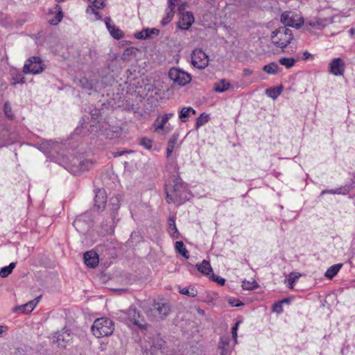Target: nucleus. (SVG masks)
I'll return each mask as SVG.
<instances>
[{
    "instance_id": "obj_20",
    "label": "nucleus",
    "mask_w": 355,
    "mask_h": 355,
    "mask_svg": "<svg viewBox=\"0 0 355 355\" xmlns=\"http://www.w3.org/2000/svg\"><path fill=\"white\" fill-rule=\"evenodd\" d=\"M159 30L153 28H146L143 29L141 31L135 33V37L139 40H146L150 38L153 35H158Z\"/></svg>"
},
{
    "instance_id": "obj_60",
    "label": "nucleus",
    "mask_w": 355,
    "mask_h": 355,
    "mask_svg": "<svg viewBox=\"0 0 355 355\" xmlns=\"http://www.w3.org/2000/svg\"><path fill=\"white\" fill-rule=\"evenodd\" d=\"M174 116L173 113H168L164 114L163 116H166V120L168 121V120Z\"/></svg>"
},
{
    "instance_id": "obj_39",
    "label": "nucleus",
    "mask_w": 355,
    "mask_h": 355,
    "mask_svg": "<svg viewBox=\"0 0 355 355\" xmlns=\"http://www.w3.org/2000/svg\"><path fill=\"white\" fill-rule=\"evenodd\" d=\"M258 285L255 281L250 282V281H243L242 283V288L244 290H253L257 288Z\"/></svg>"
},
{
    "instance_id": "obj_7",
    "label": "nucleus",
    "mask_w": 355,
    "mask_h": 355,
    "mask_svg": "<svg viewBox=\"0 0 355 355\" xmlns=\"http://www.w3.org/2000/svg\"><path fill=\"white\" fill-rule=\"evenodd\" d=\"M168 77L175 83L180 86H184L191 80V76L188 73L177 68H171L169 70Z\"/></svg>"
},
{
    "instance_id": "obj_40",
    "label": "nucleus",
    "mask_w": 355,
    "mask_h": 355,
    "mask_svg": "<svg viewBox=\"0 0 355 355\" xmlns=\"http://www.w3.org/2000/svg\"><path fill=\"white\" fill-rule=\"evenodd\" d=\"M92 166V162L89 160L85 159L78 162V168L82 171L89 170Z\"/></svg>"
},
{
    "instance_id": "obj_64",
    "label": "nucleus",
    "mask_w": 355,
    "mask_h": 355,
    "mask_svg": "<svg viewBox=\"0 0 355 355\" xmlns=\"http://www.w3.org/2000/svg\"><path fill=\"white\" fill-rule=\"evenodd\" d=\"M64 0H56L57 2L58 3H61V2H63Z\"/></svg>"
},
{
    "instance_id": "obj_9",
    "label": "nucleus",
    "mask_w": 355,
    "mask_h": 355,
    "mask_svg": "<svg viewBox=\"0 0 355 355\" xmlns=\"http://www.w3.org/2000/svg\"><path fill=\"white\" fill-rule=\"evenodd\" d=\"M345 70V62L340 58L332 59L329 64L328 71L335 76H343Z\"/></svg>"
},
{
    "instance_id": "obj_63",
    "label": "nucleus",
    "mask_w": 355,
    "mask_h": 355,
    "mask_svg": "<svg viewBox=\"0 0 355 355\" xmlns=\"http://www.w3.org/2000/svg\"><path fill=\"white\" fill-rule=\"evenodd\" d=\"M122 59L124 60H130L131 58H122Z\"/></svg>"
},
{
    "instance_id": "obj_58",
    "label": "nucleus",
    "mask_w": 355,
    "mask_h": 355,
    "mask_svg": "<svg viewBox=\"0 0 355 355\" xmlns=\"http://www.w3.org/2000/svg\"><path fill=\"white\" fill-rule=\"evenodd\" d=\"M291 300L290 298H284L282 300H279V302L283 304H288L290 302Z\"/></svg>"
},
{
    "instance_id": "obj_28",
    "label": "nucleus",
    "mask_w": 355,
    "mask_h": 355,
    "mask_svg": "<svg viewBox=\"0 0 355 355\" xmlns=\"http://www.w3.org/2000/svg\"><path fill=\"white\" fill-rule=\"evenodd\" d=\"M342 266V263H337L330 266L325 272L324 276L329 279H332L337 275Z\"/></svg>"
},
{
    "instance_id": "obj_4",
    "label": "nucleus",
    "mask_w": 355,
    "mask_h": 355,
    "mask_svg": "<svg viewBox=\"0 0 355 355\" xmlns=\"http://www.w3.org/2000/svg\"><path fill=\"white\" fill-rule=\"evenodd\" d=\"M281 22L284 26H291L295 28H301L304 24L303 17L293 11H285L281 15Z\"/></svg>"
},
{
    "instance_id": "obj_59",
    "label": "nucleus",
    "mask_w": 355,
    "mask_h": 355,
    "mask_svg": "<svg viewBox=\"0 0 355 355\" xmlns=\"http://www.w3.org/2000/svg\"><path fill=\"white\" fill-rule=\"evenodd\" d=\"M8 329L7 327H4L3 325H0V336L2 334L3 332L6 331Z\"/></svg>"
},
{
    "instance_id": "obj_48",
    "label": "nucleus",
    "mask_w": 355,
    "mask_h": 355,
    "mask_svg": "<svg viewBox=\"0 0 355 355\" xmlns=\"http://www.w3.org/2000/svg\"><path fill=\"white\" fill-rule=\"evenodd\" d=\"M210 278L212 281L217 282L218 284L223 286L225 284V279L220 276H216L214 275V272L210 276Z\"/></svg>"
},
{
    "instance_id": "obj_13",
    "label": "nucleus",
    "mask_w": 355,
    "mask_h": 355,
    "mask_svg": "<svg viewBox=\"0 0 355 355\" xmlns=\"http://www.w3.org/2000/svg\"><path fill=\"white\" fill-rule=\"evenodd\" d=\"M194 22V17L191 12L182 13L178 22V27L181 30H189Z\"/></svg>"
},
{
    "instance_id": "obj_57",
    "label": "nucleus",
    "mask_w": 355,
    "mask_h": 355,
    "mask_svg": "<svg viewBox=\"0 0 355 355\" xmlns=\"http://www.w3.org/2000/svg\"><path fill=\"white\" fill-rule=\"evenodd\" d=\"M173 150H174V148L166 146V157H168L171 156Z\"/></svg>"
},
{
    "instance_id": "obj_22",
    "label": "nucleus",
    "mask_w": 355,
    "mask_h": 355,
    "mask_svg": "<svg viewBox=\"0 0 355 355\" xmlns=\"http://www.w3.org/2000/svg\"><path fill=\"white\" fill-rule=\"evenodd\" d=\"M263 71L268 74L275 75L282 71V68L276 62H272L264 65Z\"/></svg>"
},
{
    "instance_id": "obj_51",
    "label": "nucleus",
    "mask_w": 355,
    "mask_h": 355,
    "mask_svg": "<svg viewBox=\"0 0 355 355\" xmlns=\"http://www.w3.org/2000/svg\"><path fill=\"white\" fill-rule=\"evenodd\" d=\"M239 323L240 322H237L232 328V334L235 343H237V329Z\"/></svg>"
},
{
    "instance_id": "obj_1",
    "label": "nucleus",
    "mask_w": 355,
    "mask_h": 355,
    "mask_svg": "<svg viewBox=\"0 0 355 355\" xmlns=\"http://www.w3.org/2000/svg\"><path fill=\"white\" fill-rule=\"evenodd\" d=\"M166 200L168 203L182 205L189 199L186 187L179 176H173L165 184Z\"/></svg>"
},
{
    "instance_id": "obj_37",
    "label": "nucleus",
    "mask_w": 355,
    "mask_h": 355,
    "mask_svg": "<svg viewBox=\"0 0 355 355\" xmlns=\"http://www.w3.org/2000/svg\"><path fill=\"white\" fill-rule=\"evenodd\" d=\"M174 14L175 11H173L171 9H166L165 17L161 21V24H162V26L167 25L173 18Z\"/></svg>"
},
{
    "instance_id": "obj_35",
    "label": "nucleus",
    "mask_w": 355,
    "mask_h": 355,
    "mask_svg": "<svg viewBox=\"0 0 355 355\" xmlns=\"http://www.w3.org/2000/svg\"><path fill=\"white\" fill-rule=\"evenodd\" d=\"M279 62L285 66L286 68L289 69L295 65L296 60L293 58H281L279 60Z\"/></svg>"
},
{
    "instance_id": "obj_45",
    "label": "nucleus",
    "mask_w": 355,
    "mask_h": 355,
    "mask_svg": "<svg viewBox=\"0 0 355 355\" xmlns=\"http://www.w3.org/2000/svg\"><path fill=\"white\" fill-rule=\"evenodd\" d=\"M96 8H103L105 7V0H88Z\"/></svg>"
},
{
    "instance_id": "obj_56",
    "label": "nucleus",
    "mask_w": 355,
    "mask_h": 355,
    "mask_svg": "<svg viewBox=\"0 0 355 355\" xmlns=\"http://www.w3.org/2000/svg\"><path fill=\"white\" fill-rule=\"evenodd\" d=\"M252 73V71L250 69H243V75L245 76H248Z\"/></svg>"
},
{
    "instance_id": "obj_14",
    "label": "nucleus",
    "mask_w": 355,
    "mask_h": 355,
    "mask_svg": "<svg viewBox=\"0 0 355 355\" xmlns=\"http://www.w3.org/2000/svg\"><path fill=\"white\" fill-rule=\"evenodd\" d=\"M107 202V194L103 189L96 191L94 198V207L98 211H103Z\"/></svg>"
},
{
    "instance_id": "obj_24",
    "label": "nucleus",
    "mask_w": 355,
    "mask_h": 355,
    "mask_svg": "<svg viewBox=\"0 0 355 355\" xmlns=\"http://www.w3.org/2000/svg\"><path fill=\"white\" fill-rule=\"evenodd\" d=\"M308 24L313 28L322 29L329 24V20L327 19L315 18L309 21Z\"/></svg>"
},
{
    "instance_id": "obj_5",
    "label": "nucleus",
    "mask_w": 355,
    "mask_h": 355,
    "mask_svg": "<svg viewBox=\"0 0 355 355\" xmlns=\"http://www.w3.org/2000/svg\"><path fill=\"white\" fill-rule=\"evenodd\" d=\"M45 67V64L40 57L33 56L26 61L23 67V72L24 73L39 74L44 71Z\"/></svg>"
},
{
    "instance_id": "obj_21",
    "label": "nucleus",
    "mask_w": 355,
    "mask_h": 355,
    "mask_svg": "<svg viewBox=\"0 0 355 355\" xmlns=\"http://www.w3.org/2000/svg\"><path fill=\"white\" fill-rule=\"evenodd\" d=\"M218 349L220 350V355H230V338L228 336L220 337Z\"/></svg>"
},
{
    "instance_id": "obj_49",
    "label": "nucleus",
    "mask_w": 355,
    "mask_h": 355,
    "mask_svg": "<svg viewBox=\"0 0 355 355\" xmlns=\"http://www.w3.org/2000/svg\"><path fill=\"white\" fill-rule=\"evenodd\" d=\"M228 303L233 307H239L243 304L242 302L236 298H230Z\"/></svg>"
},
{
    "instance_id": "obj_10",
    "label": "nucleus",
    "mask_w": 355,
    "mask_h": 355,
    "mask_svg": "<svg viewBox=\"0 0 355 355\" xmlns=\"http://www.w3.org/2000/svg\"><path fill=\"white\" fill-rule=\"evenodd\" d=\"M123 313L134 325L139 327L140 329L145 328L146 323L135 307L130 306L127 311Z\"/></svg>"
},
{
    "instance_id": "obj_29",
    "label": "nucleus",
    "mask_w": 355,
    "mask_h": 355,
    "mask_svg": "<svg viewBox=\"0 0 355 355\" xmlns=\"http://www.w3.org/2000/svg\"><path fill=\"white\" fill-rule=\"evenodd\" d=\"M175 249L178 253L180 254L185 259L189 258V253L187 248L184 247V243L182 241H176L175 244Z\"/></svg>"
},
{
    "instance_id": "obj_53",
    "label": "nucleus",
    "mask_w": 355,
    "mask_h": 355,
    "mask_svg": "<svg viewBox=\"0 0 355 355\" xmlns=\"http://www.w3.org/2000/svg\"><path fill=\"white\" fill-rule=\"evenodd\" d=\"M302 59L303 60H313L314 59V57L313 55L310 53L309 52H308L307 51H305L303 52L302 53Z\"/></svg>"
},
{
    "instance_id": "obj_61",
    "label": "nucleus",
    "mask_w": 355,
    "mask_h": 355,
    "mask_svg": "<svg viewBox=\"0 0 355 355\" xmlns=\"http://www.w3.org/2000/svg\"><path fill=\"white\" fill-rule=\"evenodd\" d=\"M184 5L185 3H182V5H180L179 7H178V10H179V12L182 15V11H183L184 10Z\"/></svg>"
},
{
    "instance_id": "obj_44",
    "label": "nucleus",
    "mask_w": 355,
    "mask_h": 355,
    "mask_svg": "<svg viewBox=\"0 0 355 355\" xmlns=\"http://www.w3.org/2000/svg\"><path fill=\"white\" fill-rule=\"evenodd\" d=\"M141 145L145 148L150 150L152 148V140L148 138H143L140 142Z\"/></svg>"
},
{
    "instance_id": "obj_30",
    "label": "nucleus",
    "mask_w": 355,
    "mask_h": 355,
    "mask_svg": "<svg viewBox=\"0 0 355 355\" xmlns=\"http://www.w3.org/2000/svg\"><path fill=\"white\" fill-rule=\"evenodd\" d=\"M98 8H96L93 6V4L89 5L87 9L86 12L89 15H94L93 17L91 18L92 20H100L102 19V17L100 14V12L97 10Z\"/></svg>"
},
{
    "instance_id": "obj_12",
    "label": "nucleus",
    "mask_w": 355,
    "mask_h": 355,
    "mask_svg": "<svg viewBox=\"0 0 355 355\" xmlns=\"http://www.w3.org/2000/svg\"><path fill=\"white\" fill-rule=\"evenodd\" d=\"M150 312H153L156 315L157 319H164L170 313L171 308L167 303H155L153 304V307L150 309Z\"/></svg>"
},
{
    "instance_id": "obj_33",
    "label": "nucleus",
    "mask_w": 355,
    "mask_h": 355,
    "mask_svg": "<svg viewBox=\"0 0 355 355\" xmlns=\"http://www.w3.org/2000/svg\"><path fill=\"white\" fill-rule=\"evenodd\" d=\"M301 277V274L299 272H292L288 275V277L287 279L288 282V288L290 289H293L294 288V285L297 279Z\"/></svg>"
},
{
    "instance_id": "obj_18",
    "label": "nucleus",
    "mask_w": 355,
    "mask_h": 355,
    "mask_svg": "<svg viewBox=\"0 0 355 355\" xmlns=\"http://www.w3.org/2000/svg\"><path fill=\"white\" fill-rule=\"evenodd\" d=\"M167 232L171 237L174 239H178L180 236V233L175 224V217L173 216H170L168 218Z\"/></svg>"
},
{
    "instance_id": "obj_55",
    "label": "nucleus",
    "mask_w": 355,
    "mask_h": 355,
    "mask_svg": "<svg viewBox=\"0 0 355 355\" xmlns=\"http://www.w3.org/2000/svg\"><path fill=\"white\" fill-rule=\"evenodd\" d=\"M128 153L127 151H116V152H113L112 155L114 157H117L122 156L123 155H124L125 153Z\"/></svg>"
},
{
    "instance_id": "obj_32",
    "label": "nucleus",
    "mask_w": 355,
    "mask_h": 355,
    "mask_svg": "<svg viewBox=\"0 0 355 355\" xmlns=\"http://www.w3.org/2000/svg\"><path fill=\"white\" fill-rule=\"evenodd\" d=\"M168 121L166 120V116L162 117L161 120H159V118H157L155 122L153 123V127L155 129V131L157 132H159L161 130H164V125L166 124Z\"/></svg>"
},
{
    "instance_id": "obj_2",
    "label": "nucleus",
    "mask_w": 355,
    "mask_h": 355,
    "mask_svg": "<svg viewBox=\"0 0 355 355\" xmlns=\"http://www.w3.org/2000/svg\"><path fill=\"white\" fill-rule=\"evenodd\" d=\"M293 40L292 31L286 26H281L275 30L271 34V40L272 44L280 49H284L288 46Z\"/></svg>"
},
{
    "instance_id": "obj_16",
    "label": "nucleus",
    "mask_w": 355,
    "mask_h": 355,
    "mask_svg": "<svg viewBox=\"0 0 355 355\" xmlns=\"http://www.w3.org/2000/svg\"><path fill=\"white\" fill-rule=\"evenodd\" d=\"M40 297L41 296H39L36 297L35 300H31L24 304L15 307L14 311H20L21 313H31L34 309L37 304L39 302Z\"/></svg>"
},
{
    "instance_id": "obj_15",
    "label": "nucleus",
    "mask_w": 355,
    "mask_h": 355,
    "mask_svg": "<svg viewBox=\"0 0 355 355\" xmlns=\"http://www.w3.org/2000/svg\"><path fill=\"white\" fill-rule=\"evenodd\" d=\"M83 258L85 263L92 268H95L99 262L98 255L96 252L92 250L86 252L84 254Z\"/></svg>"
},
{
    "instance_id": "obj_3",
    "label": "nucleus",
    "mask_w": 355,
    "mask_h": 355,
    "mask_svg": "<svg viewBox=\"0 0 355 355\" xmlns=\"http://www.w3.org/2000/svg\"><path fill=\"white\" fill-rule=\"evenodd\" d=\"M91 329L96 338L109 336L114 332V324L110 318H101L95 320Z\"/></svg>"
},
{
    "instance_id": "obj_50",
    "label": "nucleus",
    "mask_w": 355,
    "mask_h": 355,
    "mask_svg": "<svg viewBox=\"0 0 355 355\" xmlns=\"http://www.w3.org/2000/svg\"><path fill=\"white\" fill-rule=\"evenodd\" d=\"M62 19V12H58L56 15L55 16V19L50 21L51 24L56 25L60 21H61Z\"/></svg>"
},
{
    "instance_id": "obj_8",
    "label": "nucleus",
    "mask_w": 355,
    "mask_h": 355,
    "mask_svg": "<svg viewBox=\"0 0 355 355\" xmlns=\"http://www.w3.org/2000/svg\"><path fill=\"white\" fill-rule=\"evenodd\" d=\"M192 64L198 69H204L209 64L207 55L200 49H196L191 53Z\"/></svg>"
},
{
    "instance_id": "obj_19",
    "label": "nucleus",
    "mask_w": 355,
    "mask_h": 355,
    "mask_svg": "<svg viewBox=\"0 0 355 355\" xmlns=\"http://www.w3.org/2000/svg\"><path fill=\"white\" fill-rule=\"evenodd\" d=\"M105 23L107 28L108 29L110 35L116 40H120L123 37V32L118 28H116L114 25L111 24V19L110 17H106L105 19Z\"/></svg>"
},
{
    "instance_id": "obj_62",
    "label": "nucleus",
    "mask_w": 355,
    "mask_h": 355,
    "mask_svg": "<svg viewBox=\"0 0 355 355\" xmlns=\"http://www.w3.org/2000/svg\"><path fill=\"white\" fill-rule=\"evenodd\" d=\"M349 33H350L351 35H354L355 34V29H354V28H351V29L349 30Z\"/></svg>"
},
{
    "instance_id": "obj_31",
    "label": "nucleus",
    "mask_w": 355,
    "mask_h": 355,
    "mask_svg": "<svg viewBox=\"0 0 355 355\" xmlns=\"http://www.w3.org/2000/svg\"><path fill=\"white\" fill-rule=\"evenodd\" d=\"M282 92V86L277 87H270L266 90V94L275 100L281 94Z\"/></svg>"
},
{
    "instance_id": "obj_34",
    "label": "nucleus",
    "mask_w": 355,
    "mask_h": 355,
    "mask_svg": "<svg viewBox=\"0 0 355 355\" xmlns=\"http://www.w3.org/2000/svg\"><path fill=\"white\" fill-rule=\"evenodd\" d=\"M16 263L12 262L8 266L3 267L0 270V276L3 278L7 277L11 272L12 270L15 268Z\"/></svg>"
},
{
    "instance_id": "obj_23",
    "label": "nucleus",
    "mask_w": 355,
    "mask_h": 355,
    "mask_svg": "<svg viewBox=\"0 0 355 355\" xmlns=\"http://www.w3.org/2000/svg\"><path fill=\"white\" fill-rule=\"evenodd\" d=\"M198 271L206 275H211L213 273L212 268L209 261L203 260L200 264L196 265Z\"/></svg>"
},
{
    "instance_id": "obj_17",
    "label": "nucleus",
    "mask_w": 355,
    "mask_h": 355,
    "mask_svg": "<svg viewBox=\"0 0 355 355\" xmlns=\"http://www.w3.org/2000/svg\"><path fill=\"white\" fill-rule=\"evenodd\" d=\"M71 340V335L69 331L62 333H57L53 336V342L57 343L60 347H65L66 344Z\"/></svg>"
},
{
    "instance_id": "obj_27",
    "label": "nucleus",
    "mask_w": 355,
    "mask_h": 355,
    "mask_svg": "<svg viewBox=\"0 0 355 355\" xmlns=\"http://www.w3.org/2000/svg\"><path fill=\"white\" fill-rule=\"evenodd\" d=\"M230 83L225 79H222L214 83V89L216 92H224L229 89Z\"/></svg>"
},
{
    "instance_id": "obj_38",
    "label": "nucleus",
    "mask_w": 355,
    "mask_h": 355,
    "mask_svg": "<svg viewBox=\"0 0 355 355\" xmlns=\"http://www.w3.org/2000/svg\"><path fill=\"white\" fill-rule=\"evenodd\" d=\"M209 121L208 115H205L204 113L201 114L199 117L196 119V128L198 129L200 127L205 125Z\"/></svg>"
},
{
    "instance_id": "obj_52",
    "label": "nucleus",
    "mask_w": 355,
    "mask_h": 355,
    "mask_svg": "<svg viewBox=\"0 0 355 355\" xmlns=\"http://www.w3.org/2000/svg\"><path fill=\"white\" fill-rule=\"evenodd\" d=\"M178 1H180V0H168V7L166 10H172L173 11H175V8L176 6V3Z\"/></svg>"
},
{
    "instance_id": "obj_11",
    "label": "nucleus",
    "mask_w": 355,
    "mask_h": 355,
    "mask_svg": "<svg viewBox=\"0 0 355 355\" xmlns=\"http://www.w3.org/2000/svg\"><path fill=\"white\" fill-rule=\"evenodd\" d=\"M119 208L118 203L116 204L115 207L110 214L108 218L101 223V227L105 233L107 234H112L114 232L115 227V217L116 212V211Z\"/></svg>"
},
{
    "instance_id": "obj_41",
    "label": "nucleus",
    "mask_w": 355,
    "mask_h": 355,
    "mask_svg": "<svg viewBox=\"0 0 355 355\" xmlns=\"http://www.w3.org/2000/svg\"><path fill=\"white\" fill-rule=\"evenodd\" d=\"M178 137H179V135L174 133L170 138L169 141H168L166 146L175 148V146L178 140Z\"/></svg>"
},
{
    "instance_id": "obj_6",
    "label": "nucleus",
    "mask_w": 355,
    "mask_h": 355,
    "mask_svg": "<svg viewBox=\"0 0 355 355\" xmlns=\"http://www.w3.org/2000/svg\"><path fill=\"white\" fill-rule=\"evenodd\" d=\"M93 216L91 211H86L76 217L73 223V227L80 233L87 231L92 225Z\"/></svg>"
},
{
    "instance_id": "obj_36",
    "label": "nucleus",
    "mask_w": 355,
    "mask_h": 355,
    "mask_svg": "<svg viewBox=\"0 0 355 355\" xmlns=\"http://www.w3.org/2000/svg\"><path fill=\"white\" fill-rule=\"evenodd\" d=\"M180 293L182 295H187L189 297H196L198 294L197 290L195 288V287L191 288H182L180 290Z\"/></svg>"
},
{
    "instance_id": "obj_46",
    "label": "nucleus",
    "mask_w": 355,
    "mask_h": 355,
    "mask_svg": "<svg viewBox=\"0 0 355 355\" xmlns=\"http://www.w3.org/2000/svg\"><path fill=\"white\" fill-rule=\"evenodd\" d=\"M13 84H24L25 83V78L21 73H18L13 77Z\"/></svg>"
},
{
    "instance_id": "obj_42",
    "label": "nucleus",
    "mask_w": 355,
    "mask_h": 355,
    "mask_svg": "<svg viewBox=\"0 0 355 355\" xmlns=\"http://www.w3.org/2000/svg\"><path fill=\"white\" fill-rule=\"evenodd\" d=\"M3 111L6 116L9 119H12L14 115L12 112V108L8 103H6L3 106Z\"/></svg>"
},
{
    "instance_id": "obj_43",
    "label": "nucleus",
    "mask_w": 355,
    "mask_h": 355,
    "mask_svg": "<svg viewBox=\"0 0 355 355\" xmlns=\"http://www.w3.org/2000/svg\"><path fill=\"white\" fill-rule=\"evenodd\" d=\"M272 311L277 313H282L283 312V304L279 302H276L272 305Z\"/></svg>"
},
{
    "instance_id": "obj_54",
    "label": "nucleus",
    "mask_w": 355,
    "mask_h": 355,
    "mask_svg": "<svg viewBox=\"0 0 355 355\" xmlns=\"http://www.w3.org/2000/svg\"><path fill=\"white\" fill-rule=\"evenodd\" d=\"M324 194H336L335 189H324L322 191L320 196H323Z\"/></svg>"
},
{
    "instance_id": "obj_47",
    "label": "nucleus",
    "mask_w": 355,
    "mask_h": 355,
    "mask_svg": "<svg viewBox=\"0 0 355 355\" xmlns=\"http://www.w3.org/2000/svg\"><path fill=\"white\" fill-rule=\"evenodd\" d=\"M350 191L349 187H341L335 189L336 194L347 195Z\"/></svg>"
},
{
    "instance_id": "obj_26",
    "label": "nucleus",
    "mask_w": 355,
    "mask_h": 355,
    "mask_svg": "<svg viewBox=\"0 0 355 355\" xmlns=\"http://www.w3.org/2000/svg\"><path fill=\"white\" fill-rule=\"evenodd\" d=\"M78 85L85 89L93 90L95 87V83L92 80L83 77L79 79Z\"/></svg>"
},
{
    "instance_id": "obj_25",
    "label": "nucleus",
    "mask_w": 355,
    "mask_h": 355,
    "mask_svg": "<svg viewBox=\"0 0 355 355\" xmlns=\"http://www.w3.org/2000/svg\"><path fill=\"white\" fill-rule=\"evenodd\" d=\"M195 114L196 110L191 107H183L179 112V119L182 122H187L190 114Z\"/></svg>"
}]
</instances>
